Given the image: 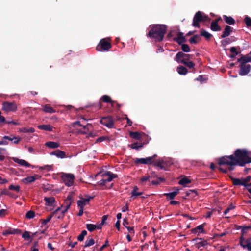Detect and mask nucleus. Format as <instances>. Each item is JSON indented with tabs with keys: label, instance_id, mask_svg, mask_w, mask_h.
I'll use <instances>...</instances> for the list:
<instances>
[{
	"label": "nucleus",
	"instance_id": "obj_15",
	"mask_svg": "<svg viewBox=\"0 0 251 251\" xmlns=\"http://www.w3.org/2000/svg\"><path fill=\"white\" fill-rule=\"evenodd\" d=\"M191 233L193 234H198V235L200 233H205V230H204V225H200L197 226L196 227L193 228L191 230Z\"/></svg>",
	"mask_w": 251,
	"mask_h": 251
},
{
	"label": "nucleus",
	"instance_id": "obj_30",
	"mask_svg": "<svg viewBox=\"0 0 251 251\" xmlns=\"http://www.w3.org/2000/svg\"><path fill=\"white\" fill-rule=\"evenodd\" d=\"M177 73L181 75H185L188 73L187 69L183 66H179L177 68Z\"/></svg>",
	"mask_w": 251,
	"mask_h": 251
},
{
	"label": "nucleus",
	"instance_id": "obj_61",
	"mask_svg": "<svg viewBox=\"0 0 251 251\" xmlns=\"http://www.w3.org/2000/svg\"><path fill=\"white\" fill-rule=\"evenodd\" d=\"M107 182L105 179H102L97 182V184L99 185L104 186Z\"/></svg>",
	"mask_w": 251,
	"mask_h": 251
},
{
	"label": "nucleus",
	"instance_id": "obj_38",
	"mask_svg": "<svg viewBox=\"0 0 251 251\" xmlns=\"http://www.w3.org/2000/svg\"><path fill=\"white\" fill-rule=\"evenodd\" d=\"M35 130L33 128L30 127L27 128L26 127H23L19 129V132L23 133H33Z\"/></svg>",
	"mask_w": 251,
	"mask_h": 251
},
{
	"label": "nucleus",
	"instance_id": "obj_44",
	"mask_svg": "<svg viewBox=\"0 0 251 251\" xmlns=\"http://www.w3.org/2000/svg\"><path fill=\"white\" fill-rule=\"evenodd\" d=\"M230 50L232 53V54L230 55L231 58H234L236 55L238 54V52L237 51L236 48L234 47H231Z\"/></svg>",
	"mask_w": 251,
	"mask_h": 251
},
{
	"label": "nucleus",
	"instance_id": "obj_3",
	"mask_svg": "<svg viewBox=\"0 0 251 251\" xmlns=\"http://www.w3.org/2000/svg\"><path fill=\"white\" fill-rule=\"evenodd\" d=\"M229 156L230 158L233 159V160L237 161L238 162V165L240 166H244L246 164L250 163L251 161V160L247 161L248 150L245 149H237L233 154Z\"/></svg>",
	"mask_w": 251,
	"mask_h": 251
},
{
	"label": "nucleus",
	"instance_id": "obj_64",
	"mask_svg": "<svg viewBox=\"0 0 251 251\" xmlns=\"http://www.w3.org/2000/svg\"><path fill=\"white\" fill-rule=\"evenodd\" d=\"M150 178V176H143L141 178L140 181L142 182H145V181L149 180Z\"/></svg>",
	"mask_w": 251,
	"mask_h": 251
},
{
	"label": "nucleus",
	"instance_id": "obj_20",
	"mask_svg": "<svg viewBox=\"0 0 251 251\" xmlns=\"http://www.w3.org/2000/svg\"><path fill=\"white\" fill-rule=\"evenodd\" d=\"M21 230L18 229H9L3 231V235L4 236H7L9 234H21Z\"/></svg>",
	"mask_w": 251,
	"mask_h": 251
},
{
	"label": "nucleus",
	"instance_id": "obj_29",
	"mask_svg": "<svg viewBox=\"0 0 251 251\" xmlns=\"http://www.w3.org/2000/svg\"><path fill=\"white\" fill-rule=\"evenodd\" d=\"M211 29L214 31H218L221 30V27L218 24L217 21H213L211 24Z\"/></svg>",
	"mask_w": 251,
	"mask_h": 251
},
{
	"label": "nucleus",
	"instance_id": "obj_9",
	"mask_svg": "<svg viewBox=\"0 0 251 251\" xmlns=\"http://www.w3.org/2000/svg\"><path fill=\"white\" fill-rule=\"evenodd\" d=\"M191 55L190 54H185L182 52H178L176 55L174 59L178 63H181L182 60L188 61Z\"/></svg>",
	"mask_w": 251,
	"mask_h": 251
},
{
	"label": "nucleus",
	"instance_id": "obj_8",
	"mask_svg": "<svg viewBox=\"0 0 251 251\" xmlns=\"http://www.w3.org/2000/svg\"><path fill=\"white\" fill-rule=\"evenodd\" d=\"M100 124L104 126L112 128L114 127V121L110 117H102L100 121Z\"/></svg>",
	"mask_w": 251,
	"mask_h": 251
},
{
	"label": "nucleus",
	"instance_id": "obj_16",
	"mask_svg": "<svg viewBox=\"0 0 251 251\" xmlns=\"http://www.w3.org/2000/svg\"><path fill=\"white\" fill-rule=\"evenodd\" d=\"M101 176L103 177H104L105 176H108V178L106 179H105L106 180V181L107 182H110L114 178H116L118 177V176L116 174H113L110 171H107L105 173L102 174L101 175Z\"/></svg>",
	"mask_w": 251,
	"mask_h": 251
},
{
	"label": "nucleus",
	"instance_id": "obj_28",
	"mask_svg": "<svg viewBox=\"0 0 251 251\" xmlns=\"http://www.w3.org/2000/svg\"><path fill=\"white\" fill-rule=\"evenodd\" d=\"M45 146L51 149H55L59 147V144L57 142L49 141L45 143Z\"/></svg>",
	"mask_w": 251,
	"mask_h": 251
},
{
	"label": "nucleus",
	"instance_id": "obj_55",
	"mask_svg": "<svg viewBox=\"0 0 251 251\" xmlns=\"http://www.w3.org/2000/svg\"><path fill=\"white\" fill-rule=\"evenodd\" d=\"M245 22L247 26H250L251 25V18L249 17H246L245 18Z\"/></svg>",
	"mask_w": 251,
	"mask_h": 251
},
{
	"label": "nucleus",
	"instance_id": "obj_63",
	"mask_svg": "<svg viewBox=\"0 0 251 251\" xmlns=\"http://www.w3.org/2000/svg\"><path fill=\"white\" fill-rule=\"evenodd\" d=\"M111 106L113 108H120L121 105L118 103H117L116 102L112 101L111 103Z\"/></svg>",
	"mask_w": 251,
	"mask_h": 251
},
{
	"label": "nucleus",
	"instance_id": "obj_40",
	"mask_svg": "<svg viewBox=\"0 0 251 251\" xmlns=\"http://www.w3.org/2000/svg\"><path fill=\"white\" fill-rule=\"evenodd\" d=\"M95 244V241L93 238H91L89 240H87L85 242V244L83 246L84 248H87Z\"/></svg>",
	"mask_w": 251,
	"mask_h": 251
},
{
	"label": "nucleus",
	"instance_id": "obj_6",
	"mask_svg": "<svg viewBox=\"0 0 251 251\" xmlns=\"http://www.w3.org/2000/svg\"><path fill=\"white\" fill-rule=\"evenodd\" d=\"M111 48V45L108 39H101L99 44L97 46L96 50L98 51H108Z\"/></svg>",
	"mask_w": 251,
	"mask_h": 251
},
{
	"label": "nucleus",
	"instance_id": "obj_36",
	"mask_svg": "<svg viewBox=\"0 0 251 251\" xmlns=\"http://www.w3.org/2000/svg\"><path fill=\"white\" fill-rule=\"evenodd\" d=\"M191 180L189 179L186 177H185L183 178H182L181 180H179L178 183L179 184L182 185L183 186H186L187 184L191 183Z\"/></svg>",
	"mask_w": 251,
	"mask_h": 251
},
{
	"label": "nucleus",
	"instance_id": "obj_18",
	"mask_svg": "<svg viewBox=\"0 0 251 251\" xmlns=\"http://www.w3.org/2000/svg\"><path fill=\"white\" fill-rule=\"evenodd\" d=\"M197 240H201V242L196 243L195 244L196 248L197 249H200L201 247H204L208 244L207 240H203L201 238H196L193 240V241H196Z\"/></svg>",
	"mask_w": 251,
	"mask_h": 251
},
{
	"label": "nucleus",
	"instance_id": "obj_32",
	"mask_svg": "<svg viewBox=\"0 0 251 251\" xmlns=\"http://www.w3.org/2000/svg\"><path fill=\"white\" fill-rule=\"evenodd\" d=\"M38 128L41 130L51 131L52 130L53 127L50 125H42L38 126Z\"/></svg>",
	"mask_w": 251,
	"mask_h": 251
},
{
	"label": "nucleus",
	"instance_id": "obj_5",
	"mask_svg": "<svg viewBox=\"0 0 251 251\" xmlns=\"http://www.w3.org/2000/svg\"><path fill=\"white\" fill-rule=\"evenodd\" d=\"M61 179L67 186H71L74 184L75 176L73 174L62 173Z\"/></svg>",
	"mask_w": 251,
	"mask_h": 251
},
{
	"label": "nucleus",
	"instance_id": "obj_56",
	"mask_svg": "<svg viewBox=\"0 0 251 251\" xmlns=\"http://www.w3.org/2000/svg\"><path fill=\"white\" fill-rule=\"evenodd\" d=\"M52 166L50 165H45L44 166L41 167L40 169L41 170H47V171H50L52 169Z\"/></svg>",
	"mask_w": 251,
	"mask_h": 251
},
{
	"label": "nucleus",
	"instance_id": "obj_46",
	"mask_svg": "<svg viewBox=\"0 0 251 251\" xmlns=\"http://www.w3.org/2000/svg\"><path fill=\"white\" fill-rule=\"evenodd\" d=\"M22 238L25 240H29L31 238L29 232L25 231L22 234Z\"/></svg>",
	"mask_w": 251,
	"mask_h": 251
},
{
	"label": "nucleus",
	"instance_id": "obj_17",
	"mask_svg": "<svg viewBox=\"0 0 251 251\" xmlns=\"http://www.w3.org/2000/svg\"><path fill=\"white\" fill-rule=\"evenodd\" d=\"M12 159L14 162L20 164L21 166H25L26 167H30L32 166L31 164H30L28 162H27L25 160L19 159V158L16 157H12Z\"/></svg>",
	"mask_w": 251,
	"mask_h": 251
},
{
	"label": "nucleus",
	"instance_id": "obj_51",
	"mask_svg": "<svg viewBox=\"0 0 251 251\" xmlns=\"http://www.w3.org/2000/svg\"><path fill=\"white\" fill-rule=\"evenodd\" d=\"M181 49L185 52H188L190 50L189 46L187 44H182Z\"/></svg>",
	"mask_w": 251,
	"mask_h": 251
},
{
	"label": "nucleus",
	"instance_id": "obj_4",
	"mask_svg": "<svg viewBox=\"0 0 251 251\" xmlns=\"http://www.w3.org/2000/svg\"><path fill=\"white\" fill-rule=\"evenodd\" d=\"M208 21H209V19L206 14L202 12L198 11L194 17L192 25L195 27H199L200 22Z\"/></svg>",
	"mask_w": 251,
	"mask_h": 251
},
{
	"label": "nucleus",
	"instance_id": "obj_21",
	"mask_svg": "<svg viewBox=\"0 0 251 251\" xmlns=\"http://www.w3.org/2000/svg\"><path fill=\"white\" fill-rule=\"evenodd\" d=\"M50 155H55L58 158H64L66 157V153L59 150H56L50 153Z\"/></svg>",
	"mask_w": 251,
	"mask_h": 251
},
{
	"label": "nucleus",
	"instance_id": "obj_37",
	"mask_svg": "<svg viewBox=\"0 0 251 251\" xmlns=\"http://www.w3.org/2000/svg\"><path fill=\"white\" fill-rule=\"evenodd\" d=\"M242 182L243 184V186H244L246 187H249V184L248 183L251 180V176H249L246 178H241Z\"/></svg>",
	"mask_w": 251,
	"mask_h": 251
},
{
	"label": "nucleus",
	"instance_id": "obj_7",
	"mask_svg": "<svg viewBox=\"0 0 251 251\" xmlns=\"http://www.w3.org/2000/svg\"><path fill=\"white\" fill-rule=\"evenodd\" d=\"M157 157V155L154 154L152 156L148 157L146 158H136L134 159V163L135 164H151L153 163L155 158Z\"/></svg>",
	"mask_w": 251,
	"mask_h": 251
},
{
	"label": "nucleus",
	"instance_id": "obj_27",
	"mask_svg": "<svg viewBox=\"0 0 251 251\" xmlns=\"http://www.w3.org/2000/svg\"><path fill=\"white\" fill-rule=\"evenodd\" d=\"M72 202L68 201H65L63 205L65 207V209L62 211V216H58V218H61L64 216V214L70 208Z\"/></svg>",
	"mask_w": 251,
	"mask_h": 251
},
{
	"label": "nucleus",
	"instance_id": "obj_62",
	"mask_svg": "<svg viewBox=\"0 0 251 251\" xmlns=\"http://www.w3.org/2000/svg\"><path fill=\"white\" fill-rule=\"evenodd\" d=\"M16 138L15 136H12V135H11V136H4L3 137V139H7L9 141H13L14 139Z\"/></svg>",
	"mask_w": 251,
	"mask_h": 251
},
{
	"label": "nucleus",
	"instance_id": "obj_1",
	"mask_svg": "<svg viewBox=\"0 0 251 251\" xmlns=\"http://www.w3.org/2000/svg\"><path fill=\"white\" fill-rule=\"evenodd\" d=\"M166 27L165 25H153L147 36L151 38L154 39L156 42L161 41L166 33Z\"/></svg>",
	"mask_w": 251,
	"mask_h": 251
},
{
	"label": "nucleus",
	"instance_id": "obj_59",
	"mask_svg": "<svg viewBox=\"0 0 251 251\" xmlns=\"http://www.w3.org/2000/svg\"><path fill=\"white\" fill-rule=\"evenodd\" d=\"M143 194V192H136V193H134L133 194H131V198H132L133 199H136V197L137 196H141V195H142Z\"/></svg>",
	"mask_w": 251,
	"mask_h": 251
},
{
	"label": "nucleus",
	"instance_id": "obj_57",
	"mask_svg": "<svg viewBox=\"0 0 251 251\" xmlns=\"http://www.w3.org/2000/svg\"><path fill=\"white\" fill-rule=\"evenodd\" d=\"M73 196H74V194L73 192L70 193L68 195L65 201H68L71 202H72Z\"/></svg>",
	"mask_w": 251,
	"mask_h": 251
},
{
	"label": "nucleus",
	"instance_id": "obj_22",
	"mask_svg": "<svg viewBox=\"0 0 251 251\" xmlns=\"http://www.w3.org/2000/svg\"><path fill=\"white\" fill-rule=\"evenodd\" d=\"M93 198V197H89L88 198H82L81 200L77 201L78 206H83L88 204L90 201Z\"/></svg>",
	"mask_w": 251,
	"mask_h": 251
},
{
	"label": "nucleus",
	"instance_id": "obj_31",
	"mask_svg": "<svg viewBox=\"0 0 251 251\" xmlns=\"http://www.w3.org/2000/svg\"><path fill=\"white\" fill-rule=\"evenodd\" d=\"M223 19L227 24L230 25H234L235 23V21L233 18L230 16L228 17L226 15H224Z\"/></svg>",
	"mask_w": 251,
	"mask_h": 251
},
{
	"label": "nucleus",
	"instance_id": "obj_53",
	"mask_svg": "<svg viewBox=\"0 0 251 251\" xmlns=\"http://www.w3.org/2000/svg\"><path fill=\"white\" fill-rule=\"evenodd\" d=\"M109 246V242L108 240L105 241V243L100 248L97 249L98 251H102L103 249Z\"/></svg>",
	"mask_w": 251,
	"mask_h": 251
},
{
	"label": "nucleus",
	"instance_id": "obj_34",
	"mask_svg": "<svg viewBox=\"0 0 251 251\" xmlns=\"http://www.w3.org/2000/svg\"><path fill=\"white\" fill-rule=\"evenodd\" d=\"M130 136L136 140H140L141 138V134L138 132H130Z\"/></svg>",
	"mask_w": 251,
	"mask_h": 251
},
{
	"label": "nucleus",
	"instance_id": "obj_33",
	"mask_svg": "<svg viewBox=\"0 0 251 251\" xmlns=\"http://www.w3.org/2000/svg\"><path fill=\"white\" fill-rule=\"evenodd\" d=\"M181 63L184 64L185 65H186L187 67H188L190 69H193V72L195 71V69H194L195 64L192 61H190L189 60L187 61L186 60H182L181 61Z\"/></svg>",
	"mask_w": 251,
	"mask_h": 251
},
{
	"label": "nucleus",
	"instance_id": "obj_48",
	"mask_svg": "<svg viewBox=\"0 0 251 251\" xmlns=\"http://www.w3.org/2000/svg\"><path fill=\"white\" fill-rule=\"evenodd\" d=\"M240 228L241 229L242 234H243L246 233L247 230L251 229V224L246 226H241Z\"/></svg>",
	"mask_w": 251,
	"mask_h": 251
},
{
	"label": "nucleus",
	"instance_id": "obj_41",
	"mask_svg": "<svg viewBox=\"0 0 251 251\" xmlns=\"http://www.w3.org/2000/svg\"><path fill=\"white\" fill-rule=\"evenodd\" d=\"M143 147V144L140 143L138 144V143H134L131 144L130 147L132 149L138 150L139 149L142 148Z\"/></svg>",
	"mask_w": 251,
	"mask_h": 251
},
{
	"label": "nucleus",
	"instance_id": "obj_26",
	"mask_svg": "<svg viewBox=\"0 0 251 251\" xmlns=\"http://www.w3.org/2000/svg\"><path fill=\"white\" fill-rule=\"evenodd\" d=\"M44 201H45L46 205L48 206H51L55 201V198L52 197H45Z\"/></svg>",
	"mask_w": 251,
	"mask_h": 251
},
{
	"label": "nucleus",
	"instance_id": "obj_50",
	"mask_svg": "<svg viewBox=\"0 0 251 251\" xmlns=\"http://www.w3.org/2000/svg\"><path fill=\"white\" fill-rule=\"evenodd\" d=\"M101 100L105 102H110L112 101L110 97L107 95H104L102 97Z\"/></svg>",
	"mask_w": 251,
	"mask_h": 251
},
{
	"label": "nucleus",
	"instance_id": "obj_2",
	"mask_svg": "<svg viewBox=\"0 0 251 251\" xmlns=\"http://www.w3.org/2000/svg\"><path fill=\"white\" fill-rule=\"evenodd\" d=\"M238 163L237 161H234L232 158H230L229 155L222 156L219 158L218 164L219 165H227L228 167L226 168L221 167L219 168V170L221 172L226 174L228 171L233 170L235 166L238 165Z\"/></svg>",
	"mask_w": 251,
	"mask_h": 251
},
{
	"label": "nucleus",
	"instance_id": "obj_23",
	"mask_svg": "<svg viewBox=\"0 0 251 251\" xmlns=\"http://www.w3.org/2000/svg\"><path fill=\"white\" fill-rule=\"evenodd\" d=\"M238 62H240L241 64H244L251 62V56L249 55H241L240 58L238 59Z\"/></svg>",
	"mask_w": 251,
	"mask_h": 251
},
{
	"label": "nucleus",
	"instance_id": "obj_47",
	"mask_svg": "<svg viewBox=\"0 0 251 251\" xmlns=\"http://www.w3.org/2000/svg\"><path fill=\"white\" fill-rule=\"evenodd\" d=\"M53 217V214H50L49 215L46 219L42 220V224L43 225H46L48 222L50 221L52 217Z\"/></svg>",
	"mask_w": 251,
	"mask_h": 251
},
{
	"label": "nucleus",
	"instance_id": "obj_49",
	"mask_svg": "<svg viewBox=\"0 0 251 251\" xmlns=\"http://www.w3.org/2000/svg\"><path fill=\"white\" fill-rule=\"evenodd\" d=\"M9 189L10 190H14L17 192L20 191V186L19 185H10L9 186Z\"/></svg>",
	"mask_w": 251,
	"mask_h": 251
},
{
	"label": "nucleus",
	"instance_id": "obj_11",
	"mask_svg": "<svg viewBox=\"0 0 251 251\" xmlns=\"http://www.w3.org/2000/svg\"><path fill=\"white\" fill-rule=\"evenodd\" d=\"M41 177L40 175L35 174L33 176H28L22 179V181L24 184H27L34 182L36 180L41 178Z\"/></svg>",
	"mask_w": 251,
	"mask_h": 251
},
{
	"label": "nucleus",
	"instance_id": "obj_10",
	"mask_svg": "<svg viewBox=\"0 0 251 251\" xmlns=\"http://www.w3.org/2000/svg\"><path fill=\"white\" fill-rule=\"evenodd\" d=\"M251 239L245 240L243 235L240 237V245L244 249L247 248L248 251H251Z\"/></svg>",
	"mask_w": 251,
	"mask_h": 251
},
{
	"label": "nucleus",
	"instance_id": "obj_19",
	"mask_svg": "<svg viewBox=\"0 0 251 251\" xmlns=\"http://www.w3.org/2000/svg\"><path fill=\"white\" fill-rule=\"evenodd\" d=\"M173 40L179 44H182L186 41V39L183 36V34L179 32L177 34L176 37L174 38Z\"/></svg>",
	"mask_w": 251,
	"mask_h": 251
},
{
	"label": "nucleus",
	"instance_id": "obj_12",
	"mask_svg": "<svg viewBox=\"0 0 251 251\" xmlns=\"http://www.w3.org/2000/svg\"><path fill=\"white\" fill-rule=\"evenodd\" d=\"M251 69V66L250 65H245L241 64L239 74L240 75L244 76L248 74Z\"/></svg>",
	"mask_w": 251,
	"mask_h": 251
},
{
	"label": "nucleus",
	"instance_id": "obj_42",
	"mask_svg": "<svg viewBox=\"0 0 251 251\" xmlns=\"http://www.w3.org/2000/svg\"><path fill=\"white\" fill-rule=\"evenodd\" d=\"M86 228L90 232H93L96 229V225L92 224H87L86 225Z\"/></svg>",
	"mask_w": 251,
	"mask_h": 251
},
{
	"label": "nucleus",
	"instance_id": "obj_24",
	"mask_svg": "<svg viewBox=\"0 0 251 251\" xmlns=\"http://www.w3.org/2000/svg\"><path fill=\"white\" fill-rule=\"evenodd\" d=\"M232 27L228 25L226 26L223 32V34L221 35V38H223L228 36L230 34V33L232 31Z\"/></svg>",
	"mask_w": 251,
	"mask_h": 251
},
{
	"label": "nucleus",
	"instance_id": "obj_58",
	"mask_svg": "<svg viewBox=\"0 0 251 251\" xmlns=\"http://www.w3.org/2000/svg\"><path fill=\"white\" fill-rule=\"evenodd\" d=\"M8 212L7 210L6 209H1L0 210V217H3L6 214H7Z\"/></svg>",
	"mask_w": 251,
	"mask_h": 251
},
{
	"label": "nucleus",
	"instance_id": "obj_54",
	"mask_svg": "<svg viewBox=\"0 0 251 251\" xmlns=\"http://www.w3.org/2000/svg\"><path fill=\"white\" fill-rule=\"evenodd\" d=\"M109 140V138L107 136H101L97 139L96 141V143H99L104 141L106 140Z\"/></svg>",
	"mask_w": 251,
	"mask_h": 251
},
{
	"label": "nucleus",
	"instance_id": "obj_52",
	"mask_svg": "<svg viewBox=\"0 0 251 251\" xmlns=\"http://www.w3.org/2000/svg\"><path fill=\"white\" fill-rule=\"evenodd\" d=\"M198 38H199V36L198 35H195L194 36L191 37L189 39V42L191 43L196 44L198 42Z\"/></svg>",
	"mask_w": 251,
	"mask_h": 251
},
{
	"label": "nucleus",
	"instance_id": "obj_43",
	"mask_svg": "<svg viewBox=\"0 0 251 251\" xmlns=\"http://www.w3.org/2000/svg\"><path fill=\"white\" fill-rule=\"evenodd\" d=\"M201 35L202 36H204L207 39H209L212 36V35L211 34L204 30H202L201 31Z\"/></svg>",
	"mask_w": 251,
	"mask_h": 251
},
{
	"label": "nucleus",
	"instance_id": "obj_39",
	"mask_svg": "<svg viewBox=\"0 0 251 251\" xmlns=\"http://www.w3.org/2000/svg\"><path fill=\"white\" fill-rule=\"evenodd\" d=\"M198 195L197 191L196 190H189L186 192V196L188 197L191 196L194 198Z\"/></svg>",
	"mask_w": 251,
	"mask_h": 251
},
{
	"label": "nucleus",
	"instance_id": "obj_14",
	"mask_svg": "<svg viewBox=\"0 0 251 251\" xmlns=\"http://www.w3.org/2000/svg\"><path fill=\"white\" fill-rule=\"evenodd\" d=\"M18 108L15 103L5 102L3 103L2 110H15Z\"/></svg>",
	"mask_w": 251,
	"mask_h": 251
},
{
	"label": "nucleus",
	"instance_id": "obj_60",
	"mask_svg": "<svg viewBox=\"0 0 251 251\" xmlns=\"http://www.w3.org/2000/svg\"><path fill=\"white\" fill-rule=\"evenodd\" d=\"M73 125L74 126L75 125H78L79 126H82L83 127V129H85L86 128V126H84V125H82L81 123H80V122L79 121H75V122H74L73 123Z\"/></svg>",
	"mask_w": 251,
	"mask_h": 251
},
{
	"label": "nucleus",
	"instance_id": "obj_13",
	"mask_svg": "<svg viewBox=\"0 0 251 251\" xmlns=\"http://www.w3.org/2000/svg\"><path fill=\"white\" fill-rule=\"evenodd\" d=\"M154 166L158 167L161 169L166 170V167L170 164L169 162L163 160H157L153 162Z\"/></svg>",
	"mask_w": 251,
	"mask_h": 251
},
{
	"label": "nucleus",
	"instance_id": "obj_35",
	"mask_svg": "<svg viewBox=\"0 0 251 251\" xmlns=\"http://www.w3.org/2000/svg\"><path fill=\"white\" fill-rule=\"evenodd\" d=\"M230 178L232 182L233 185H234L235 186H238V185H242L243 186V184L242 182L241 179L236 178H234L232 177H230Z\"/></svg>",
	"mask_w": 251,
	"mask_h": 251
},
{
	"label": "nucleus",
	"instance_id": "obj_25",
	"mask_svg": "<svg viewBox=\"0 0 251 251\" xmlns=\"http://www.w3.org/2000/svg\"><path fill=\"white\" fill-rule=\"evenodd\" d=\"M179 189H176L175 191L168 193H164L163 194V196L167 197L170 200H173L174 198L179 193Z\"/></svg>",
	"mask_w": 251,
	"mask_h": 251
},
{
	"label": "nucleus",
	"instance_id": "obj_45",
	"mask_svg": "<svg viewBox=\"0 0 251 251\" xmlns=\"http://www.w3.org/2000/svg\"><path fill=\"white\" fill-rule=\"evenodd\" d=\"M35 216V212L32 210L28 211L25 215L26 218L30 219H32Z\"/></svg>",
	"mask_w": 251,
	"mask_h": 251
}]
</instances>
